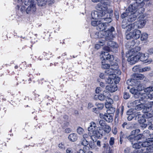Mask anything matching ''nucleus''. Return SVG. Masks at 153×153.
Masks as SVG:
<instances>
[{
	"label": "nucleus",
	"mask_w": 153,
	"mask_h": 153,
	"mask_svg": "<svg viewBox=\"0 0 153 153\" xmlns=\"http://www.w3.org/2000/svg\"><path fill=\"white\" fill-rule=\"evenodd\" d=\"M115 63H117L116 62L113 63L110 66L109 64L105 63V61L102 60L101 62V67L102 68L104 69H108V68H110L112 65L114 64Z\"/></svg>",
	"instance_id": "22"
},
{
	"label": "nucleus",
	"mask_w": 153,
	"mask_h": 153,
	"mask_svg": "<svg viewBox=\"0 0 153 153\" xmlns=\"http://www.w3.org/2000/svg\"><path fill=\"white\" fill-rule=\"evenodd\" d=\"M133 113L132 112V109L129 110L127 112V115H129V116L128 117L127 119L128 120H131L133 118V117L131 116V115Z\"/></svg>",
	"instance_id": "37"
},
{
	"label": "nucleus",
	"mask_w": 153,
	"mask_h": 153,
	"mask_svg": "<svg viewBox=\"0 0 153 153\" xmlns=\"http://www.w3.org/2000/svg\"><path fill=\"white\" fill-rule=\"evenodd\" d=\"M151 70V68L147 66L144 68L139 69L140 72H142L149 71Z\"/></svg>",
	"instance_id": "40"
},
{
	"label": "nucleus",
	"mask_w": 153,
	"mask_h": 153,
	"mask_svg": "<svg viewBox=\"0 0 153 153\" xmlns=\"http://www.w3.org/2000/svg\"><path fill=\"white\" fill-rule=\"evenodd\" d=\"M137 79L136 80H142L145 77V76L143 75L142 74H138L136 76Z\"/></svg>",
	"instance_id": "49"
},
{
	"label": "nucleus",
	"mask_w": 153,
	"mask_h": 153,
	"mask_svg": "<svg viewBox=\"0 0 153 153\" xmlns=\"http://www.w3.org/2000/svg\"><path fill=\"white\" fill-rule=\"evenodd\" d=\"M149 111L147 110V111L146 112L143 111L144 113L143 116L147 118H149L151 117L152 116V114L148 112Z\"/></svg>",
	"instance_id": "35"
},
{
	"label": "nucleus",
	"mask_w": 153,
	"mask_h": 153,
	"mask_svg": "<svg viewBox=\"0 0 153 153\" xmlns=\"http://www.w3.org/2000/svg\"><path fill=\"white\" fill-rule=\"evenodd\" d=\"M108 30L104 31V33H105L104 35H105L106 36H109V34H111V32L114 31V28L113 27H111L110 29H108Z\"/></svg>",
	"instance_id": "33"
},
{
	"label": "nucleus",
	"mask_w": 153,
	"mask_h": 153,
	"mask_svg": "<svg viewBox=\"0 0 153 153\" xmlns=\"http://www.w3.org/2000/svg\"><path fill=\"white\" fill-rule=\"evenodd\" d=\"M97 11L92 12L91 16L92 19H101L102 22H111L112 19L113 11L111 9H108L107 4L104 2L100 3L96 6Z\"/></svg>",
	"instance_id": "1"
},
{
	"label": "nucleus",
	"mask_w": 153,
	"mask_h": 153,
	"mask_svg": "<svg viewBox=\"0 0 153 153\" xmlns=\"http://www.w3.org/2000/svg\"><path fill=\"white\" fill-rule=\"evenodd\" d=\"M141 142L135 143L133 144L132 146L135 149H143L141 146Z\"/></svg>",
	"instance_id": "30"
},
{
	"label": "nucleus",
	"mask_w": 153,
	"mask_h": 153,
	"mask_svg": "<svg viewBox=\"0 0 153 153\" xmlns=\"http://www.w3.org/2000/svg\"><path fill=\"white\" fill-rule=\"evenodd\" d=\"M106 90L111 92H114L117 91V86L116 85H108L105 88Z\"/></svg>",
	"instance_id": "15"
},
{
	"label": "nucleus",
	"mask_w": 153,
	"mask_h": 153,
	"mask_svg": "<svg viewBox=\"0 0 153 153\" xmlns=\"http://www.w3.org/2000/svg\"><path fill=\"white\" fill-rule=\"evenodd\" d=\"M138 55L139 56V60L143 62H144L145 63L147 62L146 60L148 59V56H145V54H143L140 52H138Z\"/></svg>",
	"instance_id": "18"
},
{
	"label": "nucleus",
	"mask_w": 153,
	"mask_h": 153,
	"mask_svg": "<svg viewBox=\"0 0 153 153\" xmlns=\"http://www.w3.org/2000/svg\"><path fill=\"white\" fill-rule=\"evenodd\" d=\"M71 130L69 128H67L65 130V132L66 133H69L71 131Z\"/></svg>",
	"instance_id": "64"
},
{
	"label": "nucleus",
	"mask_w": 153,
	"mask_h": 153,
	"mask_svg": "<svg viewBox=\"0 0 153 153\" xmlns=\"http://www.w3.org/2000/svg\"><path fill=\"white\" fill-rule=\"evenodd\" d=\"M97 109L101 110L104 107L103 104L102 103H98L97 105Z\"/></svg>",
	"instance_id": "53"
},
{
	"label": "nucleus",
	"mask_w": 153,
	"mask_h": 153,
	"mask_svg": "<svg viewBox=\"0 0 153 153\" xmlns=\"http://www.w3.org/2000/svg\"><path fill=\"white\" fill-rule=\"evenodd\" d=\"M105 107L108 109L109 108L111 107H112V104L106 102L105 103Z\"/></svg>",
	"instance_id": "60"
},
{
	"label": "nucleus",
	"mask_w": 153,
	"mask_h": 153,
	"mask_svg": "<svg viewBox=\"0 0 153 153\" xmlns=\"http://www.w3.org/2000/svg\"><path fill=\"white\" fill-rule=\"evenodd\" d=\"M107 22L103 23H101L100 22L97 27V30L100 31H103L104 30H105L106 27V25L105 24Z\"/></svg>",
	"instance_id": "16"
},
{
	"label": "nucleus",
	"mask_w": 153,
	"mask_h": 153,
	"mask_svg": "<svg viewBox=\"0 0 153 153\" xmlns=\"http://www.w3.org/2000/svg\"><path fill=\"white\" fill-rule=\"evenodd\" d=\"M149 138H148V140L147 141L143 142V143L141 142L142 148V147H144L145 148L147 147L146 149L149 150L150 149L151 150H153V148L152 150L151 149V147H152V148L153 147L152 146V144L151 142L149 140Z\"/></svg>",
	"instance_id": "13"
},
{
	"label": "nucleus",
	"mask_w": 153,
	"mask_h": 153,
	"mask_svg": "<svg viewBox=\"0 0 153 153\" xmlns=\"http://www.w3.org/2000/svg\"><path fill=\"white\" fill-rule=\"evenodd\" d=\"M140 50V48L137 46L128 50L126 52V56L128 58L127 61L130 64H134L139 60L138 52Z\"/></svg>",
	"instance_id": "3"
},
{
	"label": "nucleus",
	"mask_w": 153,
	"mask_h": 153,
	"mask_svg": "<svg viewBox=\"0 0 153 153\" xmlns=\"http://www.w3.org/2000/svg\"><path fill=\"white\" fill-rule=\"evenodd\" d=\"M113 67H114V64L112 65L111 68L106 71L104 73H101L100 75V78L102 79L105 78V79L106 77L108 76V75H110V73H111V71L113 70Z\"/></svg>",
	"instance_id": "10"
},
{
	"label": "nucleus",
	"mask_w": 153,
	"mask_h": 153,
	"mask_svg": "<svg viewBox=\"0 0 153 153\" xmlns=\"http://www.w3.org/2000/svg\"><path fill=\"white\" fill-rule=\"evenodd\" d=\"M66 153H73V150L72 148H69L66 150Z\"/></svg>",
	"instance_id": "58"
},
{
	"label": "nucleus",
	"mask_w": 153,
	"mask_h": 153,
	"mask_svg": "<svg viewBox=\"0 0 153 153\" xmlns=\"http://www.w3.org/2000/svg\"><path fill=\"white\" fill-rule=\"evenodd\" d=\"M58 147H59V149L63 151L65 149L64 144L62 143L58 144Z\"/></svg>",
	"instance_id": "48"
},
{
	"label": "nucleus",
	"mask_w": 153,
	"mask_h": 153,
	"mask_svg": "<svg viewBox=\"0 0 153 153\" xmlns=\"http://www.w3.org/2000/svg\"><path fill=\"white\" fill-rule=\"evenodd\" d=\"M108 92L107 91H104L103 92V94H101L97 96L98 99L101 101L104 100L107 96Z\"/></svg>",
	"instance_id": "19"
},
{
	"label": "nucleus",
	"mask_w": 153,
	"mask_h": 153,
	"mask_svg": "<svg viewBox=\"0 0 153 153\" xmlns=\"http://www.w3.org/2000/svg\"><path fill=\"white\" fill-rule=\"evenodd\" d=\"M147 52L148 53L152 54L153 53V48H150L148 50Z\"/></svg>",
	"instance_id": "61"
},
{
	"label": "nucleus",
	"mask_w": 153,
	"mask_h": 153,
	"mask_svg": "<svg viewBox=\"0 0 153 153\" xmlns=\"http://www.w3.org/2000/svg\"><path fill=\"white\" fill-rule=\"evenodd\" d=\"M127 138L131 142H133L136 139L135 136L132 135H130L128 137L127 136Z\"/></svg>",
	"instance_id": "45"
},
{
	"label": "nucleus",
	"mask_w": 153,
	"mask_h": 153,
	"mask_svg": "<svg viewBox=\"0 0 153 153\" xmlns=\"http://www.w3.org/2000/svg\"><path fill=\"white\" fill-rule=\"evenodd\" d=\"M68 138L70 141L74 142L76 141L77 139V137L76 134L73 133L69 135Z\"/></svg>",
	"instance_id": "24"
},
{
	"label": "nucleus",
	"mask_w": 153,
	"mask_h": 153,
	"mask_svg": "<svg viewBox=\"0 0 153 153\" xmlns=\"http://www.w3.org/2000/svg\"><path fill=\"white\" fill-rule=\"evenodd\" d=\"M101 56L103 58L104 61L106 60H109L110 61H111L114 59L113 56L109 54L107 52L102 51Z\"/></svg>",
	"instance_id": "7"
},
{
	"label": "nucleus",
	"mask_w": 153,
	"mask_h": 153,
	"mask_svg": "<svg viewBox=\"0 0 153 153\" xmlns=\"http://www.w3.org/2000/svg\"><path fill=\"white\" fill-rule=\"evenodd\" d=\"M114 138L113 137H111L110 138L109 141V143L110 146L113 145L114 143Z\"/></svg>",
	"instance_id": "54"
},
{
	"label": "nucleus",
	"mask_w": 153,
	"mask_h": 153,
	"mask_svg": "<svg viewBox=\"0 0 153 153\" xmlns=\"http://www.w3.org/2000/svg\"><path fill=\"white\" fill-rule=\"evenodd\" d=\"M108 45L110 47L111 51L113 52H116L117 51V49L118 47V44L115 42L110 41L108 42Z\"/></svg>",
	"instance_id": "8"
},
{
	"label": "nucleus",
	"mask_w": 153,
	"mask_h": 153,
	"mask_svg": "<svg viewBox=\"0 0 153 153\" xmlns=\"http://www.w3.org/2000/svg\"><path fill=\"white\" fill-rule=\"evenodd\" d=\"M35 4L34 3L32 2L29 4L26 10V12L27 14L33 13L36 10Z\"/></svg>",
	"instance_id": "9"
},
{
	"label": "nucleus",
	"mask_w": 153,
	"mask_h": 153,
	"mask_svg": "<svg viewBox=\"0 0 153 153\" xmlns=\"http://www.w3.org/2000/svg\"><path fill=\"white\" fill-rule=\"evenodd\" d=\"M137 82L138 81L134 79H131L128 80L126 81V84L128 85L127 87V88H129V85L136 86Z\"/></svg>",
	"instance_id": "14"
},
{
	"label": "nucleus",
	"mask_w": 153,
	"mask_h": 153,
	"mask_svg": "<svg viewBox=\"0 0 153 153\" xmlns=\"http://www.w3.org/2000/svg\"><path fill=\"white\" fill-rule=\"evenodd\" d=\"M139 67L138 66H136L133 67L132 69L133 71H139Z\"/></svg>",
	"instance_id": "62"
},
{
	"label": "nucleus",
	"mask_w": 153,
	"mask_h": 153,
	"mask_svg": "<svg viewBox=\"0 0 153 153\" xmlns=\"http://www.w3.org/2000/svg\"><path fill=\"white\" fill-rule=\"evenodd\" d=\"M104 119L108 122L110 123L113 121V118L112 116L108 114H106V116L104 117Z\"/></svg>",
	"instance_id": "27"
},
{
	"label": "nucleus",
	"mask_w": 153,
	"mask_h": 153,
	"mask_svg": "<svg viewBox=\"0 0 153 153\" xmlns=\"http://www.w3.org/2000/svg\"><path fill=\"white\" fill-rule=\"evenodd\" d=\"M137 26L135 22L126 26L127 31H130L132 29H137Z\"/></svg>",
	"instance_id": "21"
},
{
	"label": "nucleus",
	"mask_w": 153,
	"mask_h": 153,
	"mask_svg": "<svg viewBox=\"0 0 153 153\" xmlns=\"http://www.w3.org/2000/svg\"><path fill=\"white\" fill-rule=\"evenodd\" d=\"M81 143L82 145L84 146V147L83 148L84 150L85 149H86L87 148H88L86 146L88 144V142L86 139H82L81 141Z\"/></svg>",
	"instance_id": "31"
},
{
	"label": "nucleus",
	"mask_w": 153,
	"mask_h": 153,
	"mask_svg": "<svg viewBox=\"0 0 153 153\" xmlns=\"http://www.w3.org/2000/svg\"><path fill=\"white\" fill-rule=\"evenodd\" d=\"M84 131V130L81 127H78L77 129V132L79 135H82Z\"/></svg>",
	"instance_id": "43"
},
{
	"label": "nucleus",
	"mask_w": 153,
	"mask_h": 153,
	"mask_svg": "<svg viewBox=\"0 0 153 153\" xmlns=\"http://www.w3.org/2000/svg\"><path fill=\"white\" fill-rule=\"evenodd\" d=\"M123 128L128 129L129 128V125L126 122H124L122 125Z\"/></svg>",
	"instance_id": "56"
},
{
	"label": "nucleus",
	"mask_w": 153,
	"mask_h": 153,
	"mask_svg": "<svg viewBox=\"0 0 153 153\" xmlns=\"http://www.w3.org/2000/svg\"><path fill=\"white\" fill-rule=\"evenodd\" d=\"M146 109H145L144 110V112L148 111H151L152 110V108H153V101L149 102L148 103L146 104Z\"/></svg>",
	"instance_id": "23"
},
{
	"label": "nucleus",
	"mask_w": 153,
	"mask_h": 153,
	"mask_svg": "<svg viewBox=\"0 0 153 153\" xmlns=\"http://www.w3.org/2000/svg\"><path fill=\"white\" fill-rule=\"evenodd\" d=\"M116 74H114L113 75V80H114V82L115 84H117L120 81V79L119 77L116 76Z\"/></svg>",
	"instance_id": "41"
},
{
	"label": "nucleus",
	"mask_w": 153,
	"mask_h": 153,
	"mask_svg": "<svg viewBox=\"0 0 153 153\" xmlns=\"http://www.w3.org/2000/svg\"><path fill=\"white\" fill-rule=\"evenodd\" d=\"M135 40H132L131 42H128L127 44H126V46L127 48L128 49L132 48V47L135 44Z\"/></svg>",
	"instance_id": "28"
},
{
	"label": "nucleus",
	"mask_w": 153,
	"mask_h": 153,
	"mask_svg": "<svg viewBox=\"0 0 153 153\" xmlns=\"http://www.w3.org/2000/svg\"><path fill=\"white\" fill-rule=\"evenodd\" d=\"M99 123L100 125L102 126V127L106 125L105 121L103 120H100L99 122Z\"/></svg>",
	"instance_id": "55"
},
{
	"label": "nucleus",
	"mask_w": 153,
	"mask_h": 153,
	"mask_svg": "<svg viewBox=\"0 0 153 153\" xmlns=\"http://www.w3.org/2000/svg\"><path fill=\"white\" fill-rule=\"evenodd\" d=\"M130 92L133 94H134L135 97L137 94H138V92L137 89H135L134 88H131L130 90Z\"/></svg>",
	"instance_id": "39"
},
{
	"label": "nucleus",
	"mask_w": 153,
	"mask_h": 153,
	"mask_svg": "<svg viewBox=\"0 0 153 153\" xmlns=\"http://www.w3.org/2000/svg\"><path fill=\"white\" fill-rule=\"evenodd\" d=\"M145 150L144 149H135L133 151L134 153H141Z\"/></svg>",
	"instance_id": "51"
},
{
	"label": "nucleus",
	"mask_w": 153,
	"mask_h": 153,
	"mask_svg": "<svg viewBox=\"0 0 153 153\" xmlns=\"http://www.w3.org/2000/svg\"><path fill=\"white\" fill-rule=\"evenodd\" d=\"M145 133H143V134H139L135 137V139L136 140H139L142 138H144L145 136Z\"/></svg>",
	"instance_id": "44"
},
{
	"label": "nucleus",
	"mask_w": 153,
	"mask_h": 153,
	"mask_svg": "<svg viewBox=\"0 0 153 153\" xmlns=\"http://www.w3.org/2000/svg\"><path fill=\"white\" fill-rule=\"evenodd\" d=\"M104 131L107 133H109L111 130L110 127L108 125H106L102 127Z\"/></svg>",
	"instance_id": "36"
},
{
	"label": "nucleus",
	"mask_w": 153,
	"mask_h": 153,
	"mask_svg": "<svg viewBox=\"0 0 153 153\" xmlns=\"http://www.w3.org/2000/svg\"><path fill=\"white\" fill-rule=\"evenodd\" d=\"M146 104H143L141 103L134 108V109L137 110H140L143 109L142 111L143 112L144 111H143L144 109L145 108L146 109Z\"/></svg>",
	"instance_id": "25"
},
{
	"label": "nucleus",
	"mask_w": 153,
	"mask_h": 153,
	"mask_svg": "<svg viewBox=\"0 0 153 153\" xmlns=\"http://www.w3.org/2000/svg\"><path fill=\"white\" fill-rule=\"evenodd\" d=\"M148 34L146 33L142 34L139 30H136L133 32H131L126 35V38H148Z\"/></svg>",
	"instance_id": "5"
},
{
	"label": "nucleus",
	"mask_w": 153,
	"mask_h": 153,
	"mask_svg": "<svg viewBox=\"0 0 153 153\" xmlns=\"http://www.w3.org/2000/svg\"><path fill=\"white\" fill-rule=\"evenodd\" d=\"M152 91H153V87H148L144 89V91L145 92L149 93Z\"/></svg>",
	"instance_id": "47"
},
{
	"label": "nucleus",
	"mask_w": 153,
	"mask_h": 153,
	"mask_svg": "<svg viewBox=\"0 0 153 153\" xmlns=\"http://www.w3.org/2000/svg\"><path fill=\"white\" fill-rule=\"evenodd\" d=\"M93 136L97 138H99L102 135V130L100 128H97L92 132Z\"/></svg>",
	"instance_id": "11"
},
{
	"label": "nucleus",
	"mask_w": 153,
	"mask_h": 153,
	"mask_svg": "<svg viewBox=\"0 0 153 153\" xmlns=\"http://www.w3.org/2000/svg\"><path fill=\"white\" fill-rule=\"evenodd\" d=\"M38 5L40 6H45L47 3V0H36Z\"/></svg>",
	"instance_id": "29"
},
{
	"label": "nucleus",
	"mask_w": 153,
	"mask_h": 153,
	"mask_svg": "<svg viewBox=\"0 0 153 153\" xmlns=\"http://www.w3.org/2000/svg\"><path fill=\"white\" fill-rule=\"evenodd\" d=\"M147 22L146 16L144 14L141 15L137 19V21L134 22L137 25V28H141L145 25Z\"/></svg>",
	"instance_id": "6"
},
{
	"label": "nucleus",
	"mask_w": 153,
	"mask_h": 153,
	"mask_svg": "<svg viewBox=\"0 0 153 153\" xmlns=\"http://www.w3.org/2000/svg\"><path fill=\"white\" fill-rule=\"evenodd\" d=\"M115 111V109L112 107H111L107 110V112L109 114H114Z\"/></svg>",
	"instance_id": "38"
},
{
	"label": "nucleus",
	"mask_w": 153,
	"mask_h": 153,
	"mask_svg": "<svg viewBox=\"0 0 153 153\" xmlns=\"http://www.w3.org/2000/svg\"><path fill=\"white\" fill-rule=\"evenodd\" d=\"M126 22H123L122 23V28L125 29L126 28V26H127Z\"/></svg>",
	"instance_id": "63"
},
{
	"label": "nucleus",
	"mask_w": 153,
	"mask_h": 153,
	"mask_svg": "<svg viewBox=\"0 0 153 153\" xmlns=\"http://www.w3.org/2000/svg\"><path fill=\"white\" fill-rule=\"evenodd\" d=\"M135 116L136 117H137L138 118H139L138 121L140 123L143 124L146 122V120L140 114V112H137L135 114Z\"/></svg>",
	"instance_id": "17"
},
{
	"label": "nucleus",
	"mask_w": 153,
	"mask_h": 153,
	"mask_svg": "<svg viewBox=\"0 0 153 153\" xmlns=\"http://www.w3.org/2000/svg\"><path fill=\"white\" fill-rule=\"evenodd\" d=\"M107 96H106V102L111 104H112L113 103V100L111 98H110L109 97V96L110 95V94L109 92H108L107 93Z\"/></svg>",
	"instance_id": "34"
},
{
	"label": "nucleus",
	"mask_w": 153,
	"mask_h": 153,
	"mask_svg": "<svg viewBox=\"0 0 153 153\" xmlns=\"http://www.w3.org/2000/svg\"><path fill=\"white\" fill-rule=\"evenodd\" d=\"M148 1V0H130L131 4L129 6L128 10L122 14V18L126 17L129 22L134 21L138 14L137 9L142 8Z\"/></svg>",
	"instance_id": "2"
},
{
	"label": "nucleus",
	"mask_w": 153,
	"mask_h": 153,
	"mask_svg": "<svg viewBox=\"0 0 153 153\" xmlns=\"http://www.w3.org/2000/svg\"><path fill=\"white\" fill-rule=\"evenodd\" d=\"M23 0H16V4L17 6L18 9L20 8V11L22 12L23 13L26 11V8L23 5V3L22 1Z\"/></svg>",
	"instance_id": "12"
},
{
	"label": "nucleus",
	"mask_w": 153,
	"mask_h": 153,
	"mask_svg": "<svg viewBox=\"0 0 153 153\" xmlns=\"http://www.w3.org/2000/svg\"><path fill=\"white\" fill-rule=\"evenodd\" d=\"M103 50L106 52H109L111 51L110 47L109 46H105L103 48Z\"/></svg>",
	"instance_id": "57"
},
{
	"label": "nucleus",
	"mask_w": 153,
	"mask_h": 153,
	"mask_svg": "<svg viewBox=\"0 0 153 153\" xmlns=\"http://www.w3.org/2000/svg\"><path fill=\"white\" fill-rule=\"evenodd\" d=\"M140 103L139 100H136L132 103L131 105L135 108Z\"/></svg>",
	"instance_id": "42"
},
{
	"label": "nucleus",
	"mask_w": 153,
	"mask_h": 153,
	"mask_svg": "<svg viewBox=\"0 0 153 153\" xmlns=\"http://www.w3.org/2000/svg\"><path fill=\"white\" fill-rule=\"evenodd\" d=\"M136 86H137V90L138 91H141L144 89V86L139 81H138L137 82Z\"/></svg>",
	"instance_id": "32"
},
{
	"label": "nucleus",
	"mask_w": 153,
	"mask_h": 153,
	"mask_svg": "<svg viewBox=\"0 0 153 153\" xmlns=\"http://www.w3.org/2000/svg\"><path fill=\"white\" fill-rule=\"evenodd\" d=\"M100 22V21H93L91 22V25L93 26H97V27L98 25Z\"/></svg>",
	"instance_id": "50"
},
{
	"label": "nucleus",
	"mask_w": 153,
	"mask_h": 153,
	"mask_svg": "<svg viewBox=\"0 0 153 153\" xmlns=\"http://www.w3.org/2000/svg\"><path fill=\"white\" fill-rule=\"evenodd\" d=\"M127 135H124L123 133L122 132H121V134L120 140V144H121L122 143L123 140L122 138H126Z\"/></svg>",
	"instance_id": "46"
},
{
	"label": "nucleus",
	"mask_w": 153,
	"mask_h": 153,
	"mask_svg": "<svg viewBox=\"0 0 153 153\" xmlns=\"http://www.w3.org/2000/svg\"><path fill=\"white\" fill-rule=\"evenodd\" d=\"M106 40V39H105ZM105 43V40L100 41L97 44H96L95 46V48L98 49L100 48V46H103Z\"/></svg>",
	"instance_id": "26"
},
{
	"label": "nucleus",
	"mask_w": 153,
	"mask_h": 153,
	"mask_svg": "<svg viewBox=\"0 0 153 153\" xmlns=\"http://www.w3.org/2000/svg\"><path fill=\"white\" fill-rule=\"evenodd\" d=\"M31 3V1L29 0H25L23 4H24L25 5H28L30 4Z\"/></svg>",
	"instance_id": "59"
},
{
	"label": "nucleus",
	"mask_w": 153,
	"mask_h": 153,
	"mask_svg": "<svg viewBox=\"0 0 153 153\" xmlns=\"http://www.w3.org/2000/svg\"><path fill=\"white\" fill-rule=\"evenodd\" d=\"M111 71L110 75H108L106 78L105 79V81L106 83L108 84H112L113 83V75L114 74L117 75L120 74L121 72L118 69V66L117 63H115L114 64V67H113V70Z\"/></svg>",
	"instance_id": "4"
},
{
	"label": "nucleus",
	"mask_w": 153,
	"mask_h": 153,
	"mask_svg": "<svg viewBox=\"0 0 153 153\" xmlns=\"http://www.w3.org/2000/svg\"><path fill=\"white\" fill-rule=\"evenodd\" d=\"M97 128L96 124L94 122H92L90 123V126L88 128V130L91 132Z\"/></svg>",
	"instance_id": "20"
},
{
	"label": "nucleus",
	"mask_w": 153,
	"mask_h": 153,
	"mask_svg": "<svg viewBox=\"0 0 153 153\" xmlns=\"http://www.w3.org/2000/svg\"><path fill=\"white\" fill-rule=\"evenodd\" d=\"M130 97V95L128 93L125 92L124 93L123 98L126 100L128 99Z\"/></svg>",
	"instance_id": "52"
}]
</instances>
